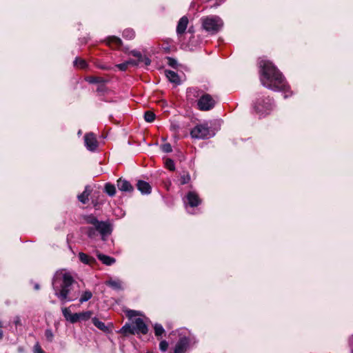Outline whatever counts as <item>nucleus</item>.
Segmentation results:
<instances>
[{"label":"nucleus","mask_w":353,"mask_h":353,"mask_svg":"<svg viewBox=\"0 0 353 353\" xmlns=\"http://www.w3.org/2000/svg\"><path fill=\"white\" fill-rule=\"evenodd\" d=\"M260 67V79L262 85L274 91L284 92V98L292 94L288 85L281 73L269 61L261 59L259 62Z\"/></svg>","instance_id":"nucleus-1"},{"label":"nucleus","mask_w":353,"mask_h":353,"mask_svg":"<svg viewBox=\"0 0 353 353\" xmlns=\"http://www.w3.org/2000/svg\"><path fill=\"white\" fill-rule=\"evenodd\" d=\"M73 283L74 279L70 273L63 270L55 273L52 279V288L54 294L61 302L65 303L74 299L70 296Z\"/></svg>","instance_id":"nucleus-2"},{"label":"nucleus","mask_w":353,"mask_h":353,"mask_svg":"<svg viewBox=\"0 0 353 353\" xmlns=\"http://www.w3.org/2000/svg\"><path fill=\"white\" fill-rule=\"evenodd\" d=\"M85 222L91 226L86 228V232L89 238H94L98 232L102 240L105 241V237L111 234L112 226L109 221H99L94 215L85 216Z\"/></svg>","instance_id":"nucleus-3"},{"label":"nucleus","mask_w":353,"mask_h":353,"mask_svg":"<svg viewBox=\"0 0 353 353\" xmlns=\"http://www.w3.org/2000/svg\"><path fill=\"white\" fill-rule=\"evenodd\" d=\"M201 28L210 34L220 32L224 25L222 19L217 15H208L201 18Z\"/></svg>","instance_id":"nucleus-4"},{"label":"nucleus","mask_w":353,"mask_h":353,"mask_svg":"<svg viewBox=\"0 0 353 353\" xmlns=\"http://www.w3.org/2000/svg\"><path fill=\"white\" fill-rule=\"evenodd\" d=\"M272 108V100L269 97H259L253 102V108L260 116L268 114Z\"/></svg>","instance_id":"nucleus-5"},{"label":"nucleus","mask_w":353,"mask_h":353,"mask_svg":"<svg viewBox=\"0 0 353 353\" xmlns=\"http://www.w3.org/2000/svg\"><path fill=\"white\" fill-rule=\"evenodd\" d=\"M192 138L196 139H208L214 135L207 123L198 124L194 126L191 132Z\"/></svg>","instance_id":"nucleus-6"},{"label":"nucleus","mask_w":353,"mask_h":353,"mask_svg":"<svg viewBox=\"0 0 353 353\" xmlns=\"http://www.w3.org/2000/svg\"><path fill=\"white\" fill-rule=\"evenodd\" d=\"M197 105L199 110L207 111L214 108L215 101L210 94H205L200 97Z\"/></svg>","instance_id":"nucleus-7"},{"label":"nucleus","mask_w":353,"mask_h":353,"mask_svg":"<svg viewBox=\"0 0 353 353\" xmlns=\"http://www.w3.org/2000/svg\"><path fill=\"white\" fill-rule=\"evenodd\" d=\"M84 142L86 148L90 151H95L98 147V141L93 133H88L84 136Z\"/></svg>","instance_id":"nucleus-8"},{"label":"nucleus","mask_w":353,"mask_h":353,"mask_svg":"<svg viewBox=\"0 0 353 353\" xmlns=\"http://www.w3.org/2000/svg\"><path fill=\"white\" fill-rule=\"evenodd\" d=\"M189 345L190 339L188 337H181L174 347L173 353H185Z\"/></svg>","instance_id":"nucleus-9"},{"label":"nucleus","mask_w":353,"mask_h":353,"mask_svg":"<svg viewBox=\"0 0 353 353\" xmlns=\"http://www.w3.org/2000/svg\"><path fill=\"white\" fill-rule=\"evenodd\" d=\"M133 324L134 325V330L136 334H146L148 331V328L147 325L145 323L143 320L141 318H137L134 321H133Z\"/></svg>","instance_id":"nucleus-10"},{"label":"nucleus","mask_w":353,"mask_h":353,"mask_svg":"<svg viewBox=\"0 0 353 353\" xmlns=\"http://www.w3.org/2000/svg\"><path fill=\"white\" fill-rule=\"evenodd\" d=\"M185 203L188 204L190 207H196L201 203V199L195 192H189L186 196Z\"/></svg>","instance_id":"nucleus-11"},{"label":"nucleus","mask_w":353,"mask_h":353,"mask_svg":"<svg viewBox=\"0 0 353 353\" xmlns=\"http://www.w3.org/2000/svg\"><path fill=\"white\" fill-rule=\"evenodd\" d=\"M62 313L65 319L71 323L79 321V313L72 314L69 307L63 308Z\"/></svg>","instance_id":"nucleus-12"},{"label":"nucleus","mask_w":353,"mask_h":353,"mask_svg":"<svg viewBox=\"0 0 353 353\" xmlns=\"http://www.w3.org/2000/svg\"><path fill=\"white\" fill-rule=\"evenodd\" d=\"M188 24V19L187 17L183 16L179 19L176 26V33L178 35H181L185 32Z\"/></svg>","instance_id":"nucleus-13"},{"label":"nucleus","mask_w":353,"mask_h":353,"mask_svg":"<svg viewBox=\"0 0 353 353\" xmlns=\"http://www.w3.org/2000/svg\"><path fill=\"white\" fill-rule=\"evenodd\" d=\"M130 54L137 58V61L143 63L145 66L149 65L151 63V61L148 57L143 56L142 54L137 50H132L130 52Z\"/></svg>","instance_id":"nucleus-14"},{"label":"nucleus","mask_w":353,"mask_h":353,"mask_svg":"<svg viewBox=\"0 0 353 353\" xmlns=\"http://www.w3.org/2000/svg\"><path fill=\"white\" fill-rule=\"evenodd\" d=\"M117 187L119 190L123 192H132L133 190V187L130 182L121 179L117 181Z\"/></svg>","instance_id":"nucleus-15"},{"label":"nucleus","mask_w":353,"mask_h":353,"mask_svg":"<svg viewBox=\"0 0 353 353\" xmlns=\"http://www.w3.org/2000/svg\"><path fill=\"white\" fill-rule=\"evenodd\" d=\"M105 41H106L107 45H108L109 46H110L112 48H118L122 44L121 39L115 36L108 37Z\"/></svg>","instance_id":"nucleus-16"},{"label":"nucleus","mask_w":353,"mask_h":353,"mask_svg":"<svg viewBox=\"0 0 353 353\" xmlns=\"http://www.w3.org/2000/svg\"><path fill=\"white\" fill-rule=\"evenodd\" d=\"M137 188L142 194H149L151 192V186L144 181H138Z\"/></svg>","instance_id":"nucleus-17"},{"label":"nucleus","mask_w":353,"mask_h":353,"mask_svg":"<svg viewBox=\"0 0 353 353\" xmlns=\"http://www.w3.org/2000/svg\"><path fill=\"white\" fill-rule=\"evenodd\" d=\"M90 193L91 189L90 186H85L84 191L81 194L78 195V200L81 203L85 204L88 201V197Z\"/></svg>","instance_id":"nucleus-18"},{"label":"nucleus","mask_w":353,"mask_h":353,"mask_svg":"<svg viewBox=\"0 0 353 353\" xmlns=\"http://www.w3.org/2000/svg\"><path fill=\"white\" fill-rule=\"evenodd\" d=\"M165 76L168 79V80L176 84L180 83V79L177 73L172 70H165Z\"/></svg>","instance_id":"nucleus-19"},{"label":"nucleus","mask_w":353,"mask_h":353,"mask_svg":"<svg viewBox=\"0 0 353 353\" xmlns=\"http://www.w3.org/2000/svg\"><path fill=\"white\" fill-rule=\"evenodd\" d=\"M120 332L123 334H125V335L136 334V332H135V330H134V325L133 324V321L132 322L131 324L126 323L125 325H124L121 327V329L120 330Z\"/></svg>","instance_id":"nucleus-20"},{"label":"nucleus","mask_w":353,"mask_h":353,"mask_svg":"<svg viewBox=\"0 0 353 353\" xmlns=\"http://www.w3.org/2000/svg\"><path fill=\"white\" fill-rule=\"evenodd\" d=\"M97 257L103 264L107 265H111L116 261L115 259L103 254H98Z\"/></svg>","instance_id":"nucleus-21"},{"label":"nucleus","mask_w":353,"mask_h":353,"mask_svg":"<svg viewBox=\"0 0 353 353\" xmlns=\"http://www.w3.org/2000/svg\"><path fill=\"white\" fill-rule=\"evenodd\" d=\"M79 259L82 263L87 265H92L95 262V259L93 257L90 256L83 252L79 253Z\"/></svg>","instance_id":"nucleus-22"},{"label":"nucleus","mask_w":353,"mask_h":353,"mask_svg":"<svg viewBox=\"0 0 353 353\" xmlns=\"http://www.w3.org/2000/svg\"><path fill=\"white\" fill-rule=\"evenodd\" d=\"M104 192L110 196H114L116 194V188L113 184L107 183L104 186Z\"/></svg>","instance_id":"nucleus-23"},{"label":"nucleus","mask_w":353,"mask_h":353,"mask_svg":"<svg viewBox=\"0 0 353 353\" xmlns=\"http://www.w3.org/2000/svg\"><path fill=\"white\" fill-rule=\"evenodd\" d=\"M188 97L190 99H193V98H197L200 97L201 92L199 90L195 88H190L188 89Z\"/></svg>","instance_id":"nucleus-24"},{"label":"nucleus","mask_w":353,"mask_h":353,"mask_svg":"<svg viewBox=\"0 0 353 353\" xmlns=\"http://www.w3.org/2000/svg\"><path fill=\"white\" fill-rule=\"evenodd\" d=\"M86 81L90 83H105L108 80L101 77H89Z\"/></svg>","instance_id":"nucleus-25"},{"label":"nucleus","mask_w":353,"mask_h":353,"mask_svg":"<svg viewBox=\"0 0 353 353\" xmlns=\"http://www.w3.org/2000/svg\"><path fill=\"white\" fill-rule=\"evenodd\" d=\"M92 323L93 324L97 327L99 328V330H103V331H105L107 330V327L106 325H105L104 323H103L102 321H101L99 319H97V317H94L92 318Z\"/></svg>","instance_id":"nucleus-26"},{"label":"nucleus","mask_w":353,"mask_h":353,"mask_svg":"<svg viewBox=\"0 0 353 353\" xmlns=\"http://www.w3.org/2000/svg\"><path fill=\"white\" fill-rule=\"evenodd\" d=\"M92 315V312L91 311H85L83 312L79 313V321H85L91 318Z\"/></svg>","instance_id":"nucleus-27"},{"label":"nucleus","mask_w":353,"mask_h":353,"mask_svg":"<svg viewBox=\"0 0 353 353\" xmlns=\"http://www.w3.org/2000/svg\"><path fill=\"white\" fill-rule=\"evenodd\" d=\"M74 65L79 68L84 69L87 67V63L84 59L76 58L74 61Z\"/></svg>","instance_id":"nucleus-28"},{"label":"nucleus","mask_w":353,"mask_h":353,"mask_svg":"<svg viewBox=\"0 0 353 353\" xmlns=\"http://www.w3.org/2000/svg\"><path fill=\"white\" fill-rule=\"evenodd\" d=\"M92 297V293L89 290H86L83 292V294H81L79 301L81 303H82L83 302L89 301Z\"/></svg>","instance_id":"nucleus-29"},{"label":"nucleus","mask_w":353,"mask_h":353,"mask_svg":"<svg viewBox=\"0 0 353 353\" xmlns=\"http://www.w3.org/2000/svg\"><path fill=\"white\" fill-rule=\"evenodd\" d=\"M107 285L110 286L114 290H120L121 289V283L120 281L116 280H110L107 282Z\"/></svg>","instance_id":"nucleus-30"},{"label":"nucleus","mask_w":353,"mask_h":353,"mask_svg":"<svg viewBox=\"0 0 353 353\" xmlns=\"http://www.w3.org/2000/svg\"><path fill=\"white\" fill-rule=\"evenodd\" d=\"M135 33L132 29H125L123 32V37L128 39H132L134 37Z\"/></svg>","instance_id":"nucleus-31"},{"label":"nucleus","mask_w":353,"mask_h":353,"mask_svg":"<svg viewBox=\"0 0 353 353\" xmlns=\"http://www.w3.org/2000/svg\"><path fill=\"white\" fill-rule=\"evenodd\" d=\"M154 334L157 336H161L165 332L163 326L159 323H156L154 325Z\"/></svg>","instance_id":"nucleus-32"},{"label":"nucleus","mask_w":353,"mask_h":353,"mask_svg":"<svg viewBox=\"0 0 353 353\" xmlns=\"http://www.w3.org/2000/svg\"><path fill=\"white\" fill-rule=\"evenodd\" d=\"M144 119L147 122L151 123L155 119V114L151 111H146L144 114Z\"/></svg>","instance_id":"nucleus-33"},{"label":"nucleus","mask_w":353,"mask_h":353,"mask_svg":"<svg viewBox=\"0 0 353 353\" xmlns=\"http://www.w3.org/2000/svg\"><path fill=\"white\" fill-rule=\"evenodd\" d=\"M190 181V176L188 173L184 174L181 176L180 181L181 185H185L189 183Z\"/></svg>","instance_id":"nucleus-34"},{"label":"nucleus","mask_w":353,"mask_h":353,"mask_svg":"<svg viewBox=\"0 0 353 353\" xmlns=\"http://www.w3.org/2000/svg\"><path fill=\"white\" fill-rule=\"evenodd\" d=\"M45 336L48 341L52 342L54 339V334L50 329H47L45 331Z\"/></svg>","instance_id":"nucleus-35"},{"label":"nucleus","mask_w":353,"mask_h":353,"mask_svg":"<svg viewBox=\"0 0 353 353\" xmlns=\"http://www.w3.org/2000/svg\"><path fill=\"white\" fill-rule=\"evenodd\" d=\"M165 167L169 169L171 171H173L175 169V165H174V161L170 159H168L166 161H165Z\"/></svg>","instance_id":"nucleus-36"},{"label":"nucleus","mask_w":353,"mask_h":353,"mask_svg":"<svg viewBox=\"0 0 353 353\" xmlns=\"http://www.w3.org/2000/svg\"><path fill=\"white\" fill-rule=\"evenodd\" d=\"M161 150L163 152L168 153L172 152V146L170 143H164L161 145Z\"/></svg>","instance_id":"nucleus-37"},{"label":"nucleus","mask_w":353,"mask_h":353,"mask_svg":"<svg viewBox=\"0 0 353 353\" xmlns=\"http://www.w3.org/2000/svg\"><path fill=\"white\" fill-rule=\"evenodd\" d=\"M33 352L34 353H45V352L42 350L41 345H39V343L38 342L36 343V344L34 345Z\"/></svg>","instance_id":"nucleus-38"},{"label":"nucleus","mask_w":353,"mask_h":353,"mask_svg":"<svg viewBox=\"0 0 353 353\" xmlns=\"http://www.w3.org/2000/svg\"><path fill=\"white\" fill-rule=\"evenodd\" d=\"M116 67L121 71H125L128 68V65L127 62L125 61L122 63L117 64Z\"/></svg>","instance_id":"nucleus-39"},{"label":"nucleus","mask_w":353,"mask_h":353,"mask_svg":"<svg viewBox=\"0 0 353 353\" xmlns=\"http://www.w3.org/2000/svg\"><path fill=\"white\" fill-rule=\"evenodd\" d=\"M168 343L165 341H162L159 343V348L161 351L165 352L168 349Z\"/></svg>","instance_id":"nucleus-40"},{"label":"nucleus","mask_w":353,"mask_h":353,"mask_svg":"<svg viewBox=\"0 0 353 353\" xmlns=\"http://www.w3.org/2000/svg\"><path fill=\"white\" fill-rule=\"evenodd\" d=\"M13 323L16 327L21 326L22 325L21 317L19 316H15L13 319Z\"/></svg>","instance_id":"nucleus-41"},{"label":"nucleus","mask_w":353,"mask_h":353,"mask_svg":"<svg viewBox=\"0 0 353 353\" xmlns=\"http://www.w3.org/2000/svg\"><path fill=\"white\" fill-rule=\"evenodd\" d=\"M139 315V313L138 312H137L136 310H128L127 311V316L129 318V319H132L134 316H137Z\"/></svg>","instance_id":"nucleus-42"},{"label":"nucleus","mask_w":353,"mask_h":353,"mask_svg":"<svg viewBox=\"0 0 353 353\" xmlns=\"http://www.w3.org/2000/svg\"><path fill=\"white\" fill-rule=\"evenodd\" d=\"M128 66L129 65H139V64H141V63H140L139 61H138L137 60H133V59H129L128 61H126Z\"/></svg>","instance_id":"nucleus-43"},{"label":"nucleus","mask_w":353,"mask_h":353,"mask_svg":"<svg viewBox=\"0 0 353 353\" xmlns=\"http://www.w3.org/2000/svg\"><path fill=\"white\" fill-rule=\"evenodd\" d=\"M104 84L105 83H100V85L97 88V92H102L105 90V87Z\"/></svg>","instance_id":"nucleus-44"},{"label":"nucleus","mask_w":353,"mask_h":353,"mask_svg":"<svg viewBox=\"0 0 353 353\" xmlns=\"http://www.w3.org/2000/svg\"><path fill=\"white\" fill-rule=\"evenodd\" d=\"M168 63L172 67H175V65H176V61L174 59H173L169 58Z\"/></svg>","instance_id":"nucleus-45"},{"label":"nucleus","mask_w":353,"mask_h":353,"mask_svg":"<svg viewBox=\"0 0 353 353\" xmlns=\"http://www.w3.org/2000/svg\"><path fill=\"white\" fill-rule=\"evenodd\" d=\"M349 345L352 347L351 353H353V336L350 337L348 340Z\"/></svg>","instance_id":"nucleus-46"},{"label":"nucleus","mask_w":353,"mask_h":353,"mask_svg":"<svg viewBox=\"0 0 353 353\" xmlns=\"http://www.w3.org/2000/svg\"><path fill=\"white\" fill-rule=\"evenodd\" d=\"M3 331L1 330V329L0 328V340L3 338Z\"/></svg>","instance_id":"nucleus-47"},{"label":"nucleus","mask_w":353,"mask_h":353,"mask_svg":"<svg viewBox=\"0 0 353 353\" xmlns=\"http://www.w3.org/2000/svg\"><path fill=\"white\" fill-rule=\"evenodd\" d=\"M34 288H35L36 290H39V284H36V285H34Z\"/></svg>","instance_id":"nucleus-48"},{"label":"nucleus","mask_w":353,"mask_h":353,"mask_svg":"<svg viewBox=\"0 0 353 353\" xmlns=\"http://www.w3.org/2000/svg\"><path fill=\"white\" fill-rule=\"evenodd\" d=\"M1 327H2V323H1V322L0 321V328H1Z\"/></svg>","instance_id":"nucleus-49"}]
</instances>
